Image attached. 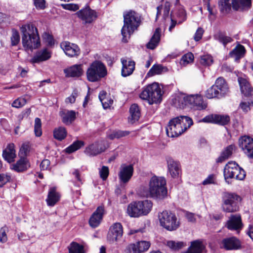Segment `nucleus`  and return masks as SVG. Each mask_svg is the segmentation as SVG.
Here are the masks:
<instances>
[{
	"instance_id": "obj_1",
	"label": "nucleus",
	"mask_w": 253,
	"mask_h": 253,
	"mask_svg": "<svg viewBox=\"0 0 253 253\" xmlns=\"http://www.w3.org/2000/svg\"><path fill=\"white\" fill-rule=\"evenodd\" d=\"M166 181L164 177L156 175L152 176L149 182V187L141 186L138 194L144 197H150L157 200H162L167 196Z\"/></svg>"
},
{
	"instance_id": "obj_2",
	"label": "nucleus",
	"mask_w": 253,
	"mask_h": 253,
	"mask_svg": "<svg viewBox=\"0 0 253 253\" xmlns=\"http://www.w3.org/2000/svg\"><path fill=\"white\" fill-rule=\"evenodd\" d=\"M123 16L124 24L121 30L123 36L122 41L126 43L130 39V36L137 30L141 21L139 13L132 10L124 12Z\"/></svg>"
},
{
	"instance_id": "obj_3",
	"label": "nucleus",
	"mask_w": 253,
	"mask_h": 253,
	"mask_svg": "<svg viewBox=\"0 0 253 253\" xmlns=\"http://www.w3.org/2000/svg\"><path fill=\"white\" fill-rule=\"evenodd\" d=\"M22 43L26 50L32 51L41 45L40 36L37 28L31 23L23 25L21 27Z\"/></svg>"
},
{
	"instance_id": "obj_4",
	"label": "nucleus",
	"mask_w": 253,
	"mask_h": 253,
	"mask_svg": "<svg viewBox=\"0 0 253 253\" xmlns=\"http://www.w3.org/2000/svg\"><path fill=\"white\" fill-rule=\"evenodd\" d=\"M193 124L192 120L187 116H181L170 120L166 127L169 137H177L183 133Z\"/></svg>"
},
{
	"instance_id": "obj_5",
	"label": "nucleus",
	"mask_w": 253,
	"mask_h": 253,
	"mask_svg": "<svg viewBox=\"0 0 253 253\" xmlns=\"http://www.w3.org/2000/svg\"><path fill=\"white\" fill-rule=\"evenodd\" d=\"M252 5L251 0H219L220 11L225 14L229 13L232 8L234 11H243L248 10Z\"/></svg>"
},
{
	"instance_id": "obj_6",
	"label": "nucleus",
	"mask_w": 253,
	"mask_h": 253,
	"mask_svg": "<svg viewBox=\"0 0 253 253\" xmlns=\"http://www.w3.org/2000/svg\"><path fill=\"white\" fill-rule=\"evenodd\" d=\"M252 5L251 0H219L220 11L225 14L229 13L232 8L234 11H243L248 10Z\"/></svg>"
},
{
	"instance_id": "obj_7",
	"label": "nucleus",
	"mask_w": 253,
	"mask_h": 253,
	"mask_svg": "<svg viewBox=\"0 0 253 253\" xmlns=\"http://www.w3.org/2000/svg\"><path fill=\"white\" fill-rule=\"evenodd\" d=\"M161 88L157 83H153L144 87L139 94L141 99L147 100L149 104L160 103L162 100Z\"/></svg>"
},
{
	"instance_id": "obj_8",
	"label": "nucleus",
	"mask_w": 253,
	"mask_h": 253,
	"mask_svg": "<svg viewBox=\"0 0 253 253\" xmlns=\"http://www.w3.org/2000/svg\"><path fill=\"white\" fill-rule=\"evenodd\" d=\"M106 74L105 66L99 61L92 62L86 71L87 79L91 82L98 81Z\"/></svg>"
},
{
	"instance_id": "obj_9",
	"label": "nucleus",
	"mask_w": 253,
	"mask_h": 253,
	"mask_svg": "<svg viewBox=\"0 0 253 253\" xmlns=\"http://www.w3.org/2000/svg\"><path fill=\"white\" fill-rule=\"evenodd\" d=\"M158 217L161 225L169 231L175 230L179 226L176 215L170 211H163L159 214Z\"/></svg>"
},
{
	"instance_id": "obj_10",
	"label": "nucleus",
	"mask_w": 253,
	"mask_h": 253,
	"mask_svg": "<svg viewBox=\"0 0 253 253\" xmlns=\"http://www.w3.org/2000/svg\"><path fill=\"white\" fill-rule=\"evenodd\" d=\"M241 201L239 196L234 193H225L223 197L222 208L224 211L233 212L238 211V203Z\"/></svg>"
},
{
	"instance_id": "obj_11",
	"label": "nucleus",
	"mask_w": 253,
	"mask_h": 253,
	"mask_svg": "<svg viewBox=\"0 0 253 253\" xmlns=\"http://www.w3.org/2000/svg\"><path fill=\"white\" fill-rule=\"evenodd\" d=\"M180 98H182L184 102L182 104L189 105L194 109L201 110L207 107V104L204 101L202 96L199 95H182Z\"/></svg>"
},
{
	"instance_id": "obj_12",
	"label": "nucleus",
	"mask_w": 253,
	"mask_h": 253,
	"mask_svg": "<svg viewBox=\"0 0 253 253\" xmlns=\"http://www.w3.org/2000/svg\"><path fill=\"white\" fill-rule=\"evenodd\" d=\"M238 80L244 99L253 104V87L246 79L239 78Z\"/></svg>"
},
{
	"instance_id": "obj_13",
	"label": "nucleus",
	"mask_w": 253,
	"mask_h": 253,
	"mask_svg": "<svg viewBox=\"0 0 253 253\" xmlns=\"http://www.w3.org/2000/svg\"><path fill=\"white\" fill-rule=\"evenodd\" d=\"M239 145L244 153L250 158H253V139L243 136L239 139Z\"/></svg>"
},
{
	"instance_id": "obj_14",
	"label": "nucleus",
	"mask_w": 253,
	"mask_h": 253,
	"mask_svg": "<svg viewBox=\"0 0 253 253\" xmlns=\"http://www.w3.org/2000/svg\"><path fill=\"white\" fill-rule=\"evenodd\" d=\"M76 14L84 24H90L97 17L96 12L89 7L81 9L76 13Z\"/></svg>"
},
{
	"instance_id": "obj_15",
	"label": "nucleus",
	"mask_w": 253,
	"mask_h": 253,
	"mask_svg": "<svg viewBox=\"0 0 253 253\" xmlns=\"http://www.w3.org/2000/svg\"><path fill=\"white\" fill-rule=\"evenodd\" d=\"M133 167L132 165H122L118 173L121 183L126 184L131 178L133 173Z\"/></svg>"
},
{
	"instance_id": "obj_16",
	"label": "nucleus",
	"mask_w": 253,
	"mask_h": 253,
	"mask_svg": "<svg viewBox=\"0 0 253 253\" xmlns=\"http://www.w3.org/2000/svg\"><path fill=\"white\" fill-rule=\"evenodd\" d=\"M230 118L227 115L211 114L204 117L202 121L205 123H212L225 126L230 122Z\"/></svg>"
},
{
	"instance_id": "obj_17",
	"label": "nucleus",
	"mask_w": 253,
	"mask_h": 253,
	"mask_svg": "<svg viewBox=\"0 0 253 253\" xmlns=\"http://www.w3.org/2000/svg\"><path fill=\"white\" fill-rule=\"evenodd\" d=\"M226 227L230 230L239 233L243 227L241 216L240 214H232L227 220Z\"/></svg>"
},
{
	"instance_id": "obj_18",
	"label": "nucleus",
	"mask_w": 253,
	"mask_h": 253,
	"mask_svg": "<svg viewBox=\"0 0 253 253\" xmlns=\"http://www.w3.org/2000/svg\"><path fill=\"white\" fill-rule=\"evenodd\" d=\"M60 47L65 53L69 57L78 56L80 53V49L79 46L68 41L62 42L60 43Z\"/></svg>"
},
{
	"instance_id": "obj_19",
	"label": "nucleus",
	"mask_w": 253,
	"mask_h": 253,
	"mask_svg": "<svg viewBox=\"0 0 253 253\" xmlns=\"http://www.w3.org/2000/svg\"><path fill=\"white\" fill-rule=\"evenodd\" d=\"M221 248L226 250H236L241 246V242L235 237H231L223 239L220 243Z\"/></svg>"
},
{
	"instance_id": "obj_20",
	"label": "nucleus",
	"mask_w": 253,
	"mask_h": 253,
	"mask_svg": "<svg viewBox=\"0 0 253 253\" xmlns=\"http://www.w3.org/2000/svg\"><path fill=\"white\" fill-rule=\"evenodd\" d=\"M105 211L103 206H99L92 213L89 220V225L96 228L100 224Z\"/></svg>"
},
{
	"instance_id": "obj_21",
	"label": "nucleus",
	"mask_w": 253,
	"mask_h": 253,
	"mask_svg": "<svg viewBox=\"0 0 253 253\" xmlns=\"http://www.w3.org/2000/svg\"><path fill=\"white\" fill-rule=\"evenodd\" d=\"M64 73L68 78H79L84 73L83 65L81 64L72 65L64 69Z\"/></svg>"
},
{
	"instance_id": "obj_22",
	"label": "nucleus",
	"mask_w": 253,
	"mask_h": 253,
	"mask_svg": "<svg viewBox=\"0 0 253 253\" xmlns=\"http://www.w3.org/2000/svg\"><path fill=\"white\" fill-rule=\"evenodd\" d=\"M123 226L120 223H115L112 228V244L118 245L122 241Z\"/></svg>"
},
{
	"instance_id": "obj_23",
	"label": "nucleus",
	"mask_w": 253,
	"mask_h": 253,
	"mask_svg": "<svg viewBox=\"0 0 253 253\" xmlns=\"http://www.w3.org/2000/svg\"><path fill=\"white\" fill-rule=\"evenodd\" d=\"M51 56V51L45 48L37 51L30 61L32 63H39L48 60Z\"/></svg>"
},
{
	"instance_id": "obj_24",
	"label": "nucleus",
	"mask_w": 253,
	"mask_h": 253,
	"mask_svg": "<svg viewBox=\"0 0 253 253\" xmlns=\"http://www.w3.org/2000/svg\"><path fill=\"white\" fill-rule=\"evenodd\" d=\"M121 61L122 64V76L126 77L131 75L135 69V62L130 60H127L125 58H122Z\"/></svg>"
},
{
	"instance_id": "obj_25",
	"label": "nucleus",
	"mask_w": 253,
	"mask_h": 253,
	"mask_svg": "<svg viewBox=\"0 0 253 253\" xmlns=\"http://www.w3.org/2000/svg\"><path fill=\"white\" fill-rule=\"evenodd\" d=\"M214 86H215V89L218 90L222 98L225 97L229 92L227 83L223 77H219L216 80Z\"/></svg>"
},
{
	"instance_id": "obj_26",
	"label": "nucleus",
	"mask_w": 253,
	"mask_h": 253,
	"mask_svg": "<svg viewBox=\"0 0 253 253\" xmlns=\"http://www.w3.org/2000/svg\"><path fill=\"white\" fill-rule=\"evenodd\" d=\"M236 163L233 161L229 162L224 167L223 174L224 179L228 184L231 183L229 179L234 178L235 172L237 171L236 167Z\"/></svg>"
},
{
	"instance_id": "obj_27",
	"label": "nucleus",
	"mask_w": 253,
	"mask_h": 253,
	"mask_svg": "<svg viewBox=\"0 0 253 253\" xmlns=\"http://www.w3.org/2000/svg\"><path fill=\"white\" fill-rule=\"evenodd\" d=\"M16 157L14 145L13 143L9 144L2 152V157L9 163L13 162Z\"/></svg>"
},
{
	"instance_id": "obj_28",
	"label": "nucleus",
	"mask_w": 253,
	"mask_h": 253,
	"mask_svg": "<svg viewBox=\"0 0 253 253\" xmlns=\"http://www.w3.org/2000/svg\"><path fill=\"white\" fill-rule=\"evenodd\" d=\"M60 195L57 192L55 187H51L49 189L46 202L47 206L53 207L60 200Z\"/></svg>"
},
{
	"instance_id": "obj_29",
	"label": "nucleus",
	"mask_w": 253,
	"mask_h": 253,
	"mask_svg": "<svg viewBox=\"0 0 253 253\" xmlns=\"http://www.w3.org/2000/svg\"><path fill=\"white\" fill-rule=\"evenodd\" d=\"M29 167V163L27 158L24 157L21 158L16 163L10 165V169L18 172L25 171Z\"/></svg>"
},
{
	"instance_id": "obj_30",
	"label": "nucleus",
	"mask_w": 253,
	"mask_h": 253,
	"mask_svg": "<svg viewBox=\"0 0 253 253\" xmlns=\"http://www.w3.org/2000/svg\"><path fill=\"white\" fill-rule=\"evenodd\" d=\"M104 151V149L98 142H95L86 147L84 153L88 156H96Z\"/></svg>"
},
{
	"instance_id": "obj_31",
	"label": "nucleus",
	"mask_w": 253,
	"mask_h": 253,
	"mask_svg": "<svg viewBox=\"0 0 253 253\" xmlns=\"http://www.w3.org/2000/svg\"><path fill=\"white\" fill-rule=\"evenodd\" d=\"M59 115L62 122L66 125H70L76 119V112L73 110H62Z\"/></svg>"
},
{
	"instance_id": "obj_32",
	"label": "nucleus",
	"mask_w": 253,
	"mask_h": 253,
	"mask_svg": "<svg viewBox=\"0 0 253 253\" xmlns=\"http://www.w3.org/2000/svg\"><path fill=\"white\" fill-rule=\"evenodd\" d=\"M140 206L138 204L137 201L131 202L127 206V213L130 217H133L143 216L141 212L142 211L140 210Z\"/></svg>"
},
{
	"instance_id": "obj_33",
	"label": "nucleus",
	"mask_w": 253,
	"mask_h": 253,
	"mask_svg": "<svg viewBox=\"0 0 253 253\" xmlns=\"http://www.w3.org/2000/svg\"><path fill=\"white\" fill-rule=\"evenodd\" d=\"M235 149V146L230 145L227 146L221 153L220 156L216 159L217 163H221L228 159L232 155L233 151Z\"/></svg>"
},
{
	"instance_id": "obj_34",
	"label": "nucleus",
	"mask_w": 253,
	"mask_h": 253,
	"mask_svg": "<svg viewBox=\"0 0 253 253\" xmlns=\"http://www.w3.org/2000/svg\"><path fill=\"white\" fill-rule=\"evenodd\" d=\"M246 53V49L244 46L240 44H238L229 53V56L233 58L236 61H237L243 58Z\"/></svg>"
},
{
	"instance_id": "obj_35",
	"label": "nucleus",
	"mask_w": 253,
	"mask_h": 253,
	"mask_svg": "<svg viewBox=\"0 0 253 253\" xmlns=\"http://www.w3.org/2000/svg\"><path fill=\"white\" fill-rule=\"evenodd\" d=\"M161 37V29L157 28L151 38L150 41L146 44V47L150 49H155L158 45Z\"/></svg>"
},
{
	"instance_id": "obj_36",
	"label": "nucleus",
	"mask_w": 253,
	"mask_h": 253,
	"mask_svg": "<svg viewBox=\"0 0 253 253\" xmlns=\"http://www.w3.org/2000/svg\"><path fill=\"white\" fill-rule=\"evenodd\" d=\"M204 248L202 242L197 240L191 242V245L186 251L188 253H201Z\"/></svg>"
},
{
	"instance_id": "obj_37",
	"label": "nucleus",
	"mask_w": 253,
	"mask_h": 253,
	"mask_svg": "<svg viewBox=\"0 0 253 253\" xmlns=\"http://www.w3.org/2000/svg\"><path fill=\"white\" fill-rule=\"evenodd\" d=\"M168 167L170 175L173 177L178 176L180 169L178 163L175 162L172 159H169L167 160Z\"/></svg>"
},
{
	"instance_id": "obj_38",
	"label": "nucleus",
	"mask_w": 253,
	"mask_h": 253,
	"mask_svg": "<svg viewBox=\"0 0 253 253\" xmlns=\"http://www.w3.org/2000/svg\"><path fill=\"white\" fill-rule=\"evenodd\" d=\"M130 116L129 117V121L133 124L137 121L140 117V110L136 104L131 105L129 109Z\"/></svg>"
},
{
	"instance_id": "obj_39",
	"label": "nucleus",
	"mask_w": 253,
	"mask_h": 253,
	"mask_svg": "<svg viewBox=\"0 0 253 253\" xmlns=\"http://www.w3.org/2000/svg\"><path fill=\"white\" fill-rule=\"evenodd\" d=\"M168 71V68L166 67L161 64H154L147 73V76L152 77L156 75L161 74Z\"/></svg>"
},
{
	"instance_id": "obj_40",
	"label": "nucleus",
	"mask_w": 253,
	"mask_h": 253,
	"mask_svg": "<svg viewBox=\"0 0 253 253\" xmlns=\"http://www.w3.org/2000/svg\"><path fill=\"white\" fill-rule=\"evenodd\" d=\"M138 204L140 206V210L142 211V215H147L151 211L153 204L152 202L148 200L137 201Z\"/></svg>"
},
{
	"instance_id": "obj_41",
	"label": "nucleus",
	"mask_w": 253,
	"mask_h": 253,
	"mask_svg": "<svg viewBox=\"0 0 253 253\" xmlns=\"http://www.w3.org/2000/svg\"><path fill=\"white\" fill-rule=\"evenodd\" d=\"M214 38L215 40L222 43L224 46L228 43H230L233 41V39L230 37L227 36L225 34L220 32L214 35Z\"/></svg>"
},
{
	"instance_id": "obj_42",
	"label": "nucleus",
	"mask_w": 253,
	"mask_h": 253,
	"mask_svg": "<svg viewBox=\"0 0 253 253\" xmlns=\"http://www.w3.org/2000/svg\"><path fill=\"white\" fill-rule=\"evenodd\" d=\"M84 145V142L83 141L76 140L66 148V152L69 154L72 153L79 150Z\"/></svg>"
},
{
	"instance_id": "obj_43",
	"label": "nucleus",
	"mask_w": 253,
	"mask_h": 253,
	"mask_svg": "<svg viewBox=\"0 0 253 253\" xmlns=\"http://www.w3.org/2000/svg\"><path fill=\"white\" fill-rule=\"evenodd\" d=\"M67 135V131L64 127L59 126L53 131L54 137L58 140L64 139Z\"/></svg>"
},
{
	"instance_id": "obj_44",
	"label": "nucleus",
	"mask_w": 253,
	"mask_h": 253,
	"mask_svg": "<svg viewBox=\"0 0 253 253\" xmlns=\"http://www.w3.org/2000/svg\"><path fill=\"white\" fill-rule=\"evenodd\" d=\"M215 86L214 84L211 87L207 89L206 92V96L209 99L213 98H217L218 99L221 98V96L217 89H215Z\"/></svg>"
},
{
	"instance_id": "obj_45",
	"label": "nucleus",
	"mask_w": 253,
	"mask_h": 253,
	"mask_svg": "<svg viewBox=\"0 0 253 253\" xmlns=\"http://www.w3.org/2000/svg\"><path fill=\"white\" fill-rule=\"evenodd\" d=\"M166 245L173 250H178L186 246V244L183 242L178 241L176 242L174 241H168Z\"/></svg>"
},
{
	"instance_id": "obj_46",
	"label": "nucleus",
	"mask_w": 253,
	"mask_h": 253,
	"mask_svg": "<svg viewBox=\"0 0 253 253\" xmlns=\"http://www.w3.org/2000/svg\"><path fill=\"white\" fill-rule=\"evenodd\" d=\"M69 253H84V247L77 243L72 242L69 248Z\"/></svg>"
},
{
	"instance_id": "obj_47",
	"label": "nucleus",
	"mask_w": 253,
	"mask_h": 253,
	"mask_svg": "<svg viewBox=\"0 0 253 253\" xmlns=\"http://www.w3.org/2000/svg\"><path fill=\"white\" fill-rule=\"evenodd\" d=\"M193 60V54L191 52H188L182 56L180 63L181 65L186 66L188 64L192 63Z\"/></svg>"
},
{
	"instance_id": "obj_48",
	"label": "nucleus",
	"mask_w": 253,
	"mask_h": 253,
	"mask_svg": "<svg viewBox=\"0 0 253 253\" xmlns=\"http://www.w3.org/2000/svg\"><path fill=\"white\" fill-rule=\"evenodd\" d=\"M20 37L18 32L16 30L12 29V35L10 38L11 45H17L20 42Z\"/></svg>"
},
{
	"instance_id": "obj_49",
	"label": "nucleus",
	"mask_w": 253,
	"mask_h": 253,
	"mask_svg": "<svg viewBox=\"0 0 253 253\" xmlns=\"http://www.w3.org/2000/svg\"><path fill=\"white\" fill-rule=\"evenodd\" d=\"M236 169H237V171L235 172V174L234 175V178L237 180H243L246 174L244 170L242 169L236 163Z\"/></svg>"
},
{
	"instance_id": "obj_50",
	"label": "nucleus",
	"mask_w": 253,
	"mask_h": 253,
	"mask_svg": "<svg viewBox=\"0 0 253 253\" xmlns=\"http://www.w3.org/2000/svg\"><path fill=\"white\" fill-rule=\"evenodd\" d=\"M41 126V119L39 118H36L35 120L34 131L37 136H40L42 134Z\"/></svg>"
},
{
	"instance_id": "obj_51",
	"label": "nucleus",
	"mask_w": 253,
	"mask_h": 253,
	"mask_svg": "<svg viewBox=\"0 0 253 253\" xmlns=\"http://www.w3.org/2000/svg\"><path fill=\"white\" fill-rule=\"evenodd\" d=\"M216 174H211L209 175L202 182V184L204 185L216 184Z\"/></svg>"
},
{
	"instance_id": "obj_52",
	"label": "nucleus",
	"mask_w": 253,
	"mask_h": 253,
	"mask_svg": "<svg viewBox=\"0 0 253 253\" xmlns=\"http://www.w3.org/2000/svg\"><path fill=\"white\" fill-rule=\"evenodd\" d=\"M140 253L147 251L150 247V243L148 241H141L136 243Z\"/></svg>"
},
{
	"instance_id": "obj_53",
	"label": "nucleus",
	"mask_w": 253,
	"mask_h": 253,
	"mask_svg": "<svg viewBox=\"0 0 253 253\" xmlns=\"http://www.w3.org/2000/svg\"><path fill=\"white\" fill-rule=\"evenodd\" d=\"M43 42H45L48 46H52L54 44V40L52 35L49 33L44 32L42 36Z\"/></svg>"
},
{
	"instance_id": "obj_54",
	"label": "nucleus",
	"mask_w": 253,
	"mask_h": 253,
	"mask_svg": "<svg viewBox=\"0 0 253 253\" xmlns=\"http://www.w3.org/2000/svg\"><path fill=\"white\" fill-rule=\"evenodd\" d=\"M213 62L212 57L210 55H204L201 56L200 63L203 65L209 66Z\"/></svg>"
},
{
	"instance_id": "obj_55",
	"label": "nucleus",
	"mask_w": 253,
	"mask_h": 253,
	"mask_svg": "<svg viewBox=\"0 0 253 253\" xmlns=\"http://www.w3.org/2000/svg\"><path fill=\"white\" fill-rule=\"evenodd\" d=\"M126 253H140L137 243L128 245L126 250Z\"/></svg>"
},
{
	"instance_id": "obj_56",
	"label": "nucleus",
	"mask_w": 253,
	"mask_h": 253,
	"mask_svg": "<svg viewBox=\"0 0 253 253\" xmlns=\"http://www.w3.org/2000/svg\"><path fill=\"white\" fill-rule=\"evenodd\" d=\"M99 173L100 178L103 180H106L109 174V168L106 166H103L100 169H99Z\"/></svg>"
},
{
	"instance_id": "obj_57",
	"label": "nucleus",
	"mask_w": 253,
	"mask_h": 253,
	"mask_svg": "<svg viewBox=\"0 0 253 253\" xmlns=\"http://www.w3.org/2000/svg\"><path fill=\"white\" fill-rule=\"evenodd\" d=\"M129 134L128 131L115 130L112 132V138H120L122 137L126 136Z\"/></svg>"
},
{
	"instance_id": "obj_58",
	"label": "nucleus",
	"mask_w": 253,
	"mask_h": 253,
	"mask_svg": "<svg viewBox=\"0 0 253 253\" xmlns=\"http://www.w3.org/2000/svg\"><path fill=\"white\" fill-rule=\"evenodd\" d=\"M11 176L8 173H0V187H2L6 183L10 181Z\"/></svg>"
},
{
	"instance_id": "obj_59",
	"label": "nucleus",
	"mask_w": 253,
	"mask_h": 253,
	"mask_svg": "<svg viewBox=\"0 0 253 253\" xmlns=\"http://www.w3.org/2000/svg\"><path fill=\"white\" fill-rule=\"evenodd\" d=\"M7 227L4 226L0 229V242L5 243L7 241V237L6 232L7 231Z\"/></svg>"
},
{
	"instance_id": "obj_60",
	"label": "nucleus",
	"mask_w": 253,
	"mask_h": 253,
	"mask_svg": "<svg viewBox=\"0 0 253 253\" xmlns=\"http://www.w3.org/2000/svg\"><path fill=\"white\" fill-rule=\"evenodd\" d=\"M26 103V100L24 98H18L15 100L12 104V106L15 108H20L23 106Z\"/></svg>"
},
{
	"instance_id": "obj_61",
	"label": "nucleus",
	"mask_w": 253,
	"mask_h": 253,
	"mask_svg": "<svg viewBox=\"0 0 253 253\" xmlns=\"http://www.w3.org/2000/svg\"><path fill=\"white\" fill-rule=\"evenodd\" d=\"M249 101L245 100L242 101L239 105V107L245 112H247L250 110V106H253V104L249 103Z\"/></svg>"
},
{
	"instance_id": "obj_62",
	"label": "nucleus",
	"mask_w": 253,
	"mask_h": 253,
	"mask_svg": "<svg viewBox=\"0 0 253 253\" xmlns=\"http://www.w3.org/2000/svg\"><path fill=\"white\" fill-rule=\"evenodd\" d=\"M203 33V29L202 28H198L195 34L194 37V40L196 41H199L200 40L202 39Z\"/></svg>"
},
{
	"instance_id": "obj_63",
	"label": "nucleus",
	"mask_w": 253,
	"mask_h": 253,
	"mask_svg": "<svg viewBox=\"0 0 253 253\" xmlns=\"http://www.w3.org/2000/svg\"><path fill=\"white\" fill-rule=\"evenodd\" d=\"M163 17L164 19H166L167 17H168L169 10H170V4L169 3L167 2L165 4L164 7L163 9Z\"/></svg>"
},
{
	"instance_id": "obj_64",
	"label": "nucleus",
	"mask_w": 253,
	"mask_h": 253,
	"mask_svg": "<svg viewBox=\"0 0 253 253\" xmlns=\"http://www.w3.org/2000/svg\"><path fill=\"white\" fill-rule=\"evenodd\" d=\"M50 162L47 159L42 160L40 165V168L42 170H47L50 166Z\"/></svg>"
}]
</instances>
